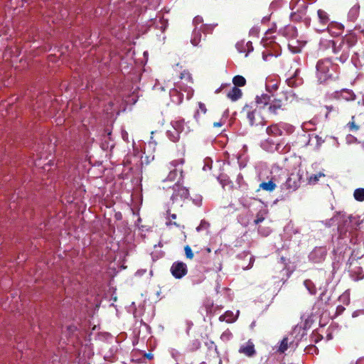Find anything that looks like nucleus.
<instances>
[{
  "label": "nucleus",
  "mask_w": 364,
  "mask_h": 364,
  "mask_svg": "<svg viewBox=\"0 0 364 364\" xmlns=\"http://www.w3.org/2000/svg\"><path fill=\"white\" fill-rule=\"evenodd\" d=\"M276 186V184L272 180L259 184V188L269 192L273 191Z\"/></svg>",
  "instance_id": "obj_20"
},
{
  "label": "nucleus",
  "mask_w": 364,
  "mask_h": 364,
  "mask_svg": "<svg viewBox=\"0 0 364 364\" xmlns=\"http://www.w3.org/2000/svg\"><path fill=\"white\" fill-rule=\"evenodd\" d=\"M345 309L342 306H338L337 308V310H339L341 311H343Z\"/></svg>",
  "instance_id": "obj_44"
},
{
  "label": "nucleus",
  "mask_w": 364,
  "mask_h": 364,
  "mask_svg": "<svg viewBox=\"0 0 364 364\" xmlns=\"http://www.w3.org/2000/svg\"><path fill=\"white\" fill-rule=\"evenodd\" d=\"M301 331H302V333H301V337H302L305 334V329L302 326H296L293 329V333H300Z\"/></svg>",
  "instance_id": "obj_34"
},
{
  "label": "nucleus",
  "mask_w": 364,
  "mask_h": 364,
  "mask_svg": "<svg viewBox=\"0 0 364 364\" xmlns=\"http://www.w3.org/2000/svg\"><path fill=\"white\" fill-rule=\"evenodd\" d=\"M361 257L362 256L358 255V253H355V250H353L347 262L348 272H350L352 279L355 282L361 280L364 278V272L361 267L355 266L353 267L355 262H357V260Z\"/></svg>",
  "instance_id": "obj_7"
},
{
  "label": "nucleus",
  "mask_w": 364,
  "mask_h": 364,
  "mask_svg": "<svg viewBox=\"0 0 364 364\" xmlns=\"http://www.w3.org/2000/svg\"><path fill=\"white\" fill-rule=\"evenodd\" d=\"M349 17L350 18V19H352V9H350V11L349 12Z\"/></svg>",
  "instance_id": "obj_45"
},
{
  "label": "nucleus",
  "mask_w": 364,
  "mask_h": 364,
  "mask_svg": "<svg viewBox=\"0 0 364 364\" xmlns=\"http://www.w3.org/2000/svg\"><path fill=\"white\" fill-rule=\"evenodd\" d=\"M194 119L196 122L197 124H199L200 123V120H199V111H196L195 114H194Z\"/></svg>",
  "instance_id": "obj_40"
},
{
  "label": "nucleus",
  "mask_w": 364,
  "mask_h": 364,
  "mask_svg": "<svg viewBox=\"0 0 364 364\" xmlns=\"http://www.w3.org/2000/svg\"><path fill=\"white\" fill-rule=\"evenodd\" d=\"M326 109H327V112L326 114V117H328V114H330L331 112H335L336 113L338 112V109H336L333 106H326Z\"/></svg>",
  "instance_id": "obj_35"
},
{
  "label": "nucleus",
  "mask_w": 364,
  "mask_h": 364,
  "mask_svg": "<svg viewBox=\"0 0 364 364\" xmlns=\"http://www.w3.org/2000/svg\"><path fill=\"white\" fill-rule=\"evenodd\" d=\"M317 14L320 23L322 25L323 27L328 26L327 29L328 30V31H331V29L333 28H336L338 30L336 34H339L343 31L344 26L341 23L333 22L328 23L330 20L329 16L325 11L322 9H318L317 11Z\"/></svg>",
  "instance_id": "obj_8"
},
{
  "label": "nucleus",
  "mask_w": 364,
  "mask_h": 364,
  "mask_svg": "<svg viewBox=\"0 0 364 364\" xmlns=\"http://www.w3.org/2000/svg\"><path fill=\"white\" fill-rule=\"evenodd\" d=\"M232 82L234 84V86L236 87H242L245 85L246 84V80L245 78L242 75H236L232 79Z\"/></svg>",
  "instance_id": "obj_23"
},
{
  "label": "nucleus",
  "mask_w": 364,
  "mask_h": 364,
  "mask_svg": "<svg viewBox=\"0 0 364 364\" xmlns=\"http://www.w3.org/2000/svg\"><path fill=\"white\" fill-rule=\"evenodd\" d=\"M202 22H203V18L201 16H198L193 18V23L195 24L196 28H198V25H199Z\"/></svg>",
  "instance_id": "obj_36"
},
{
  "label": "nucleus",
  "mask_w": 364,
  "mask_h": 364,
  "mask_svg": "<svg viewBox=\"0 0 364 364\" xmlns=\"http://www.w3.org/2000/svg\"><path fill=\"white\" fill-rule=\"evenodd\" d=\"M220 321L232 323L235 321V317L232 311H227L224 314L220 316Z\"/></svg>",
  "instance_id": "obj_21"
},
{
  "label": "nucleus",
  "mask_w": 364,
  "mask_h": 364,
  "mask_svg": "<svg viewBox=\"0 0 364 364\" xmlns=\"http://www.w3.org/2000/svg\"><path fill=\"white\" fill-rule=\"evenodd\" d=\"M242 112L246 114L249 124L251 127H263L266 121L262 117L260 112L257 108H253L252 106L246 105L243 109Z\"/></svg>",
  "instance_id": "obj_6"
},
{
  "label": "nucleus",
  "mask_w": 364,
  "mask_h": 364,
  "mask_svg": "<svg viewBox=\"0 0 364 364\" xmlns=\"http://www.w3.org/2000/svg\"><path fill=\"white\" fill-rule=\"evenodd\" d=\"M193 201L196 205H200L202 202V198L199 196L196 199H193Z\"/></svg>",
  "instance_id": "obj_39"
},
{
  "label": "nucleus",
  "mask_w": 364,
  "mask_h": 364,
  "mask_svg": "<svg viewBox=\"0 0 364 364\" xmlns=\"http://www.w3.org/2000/svg\"><path fill=\"white\" fill-rule=\"evenodd\" d=\"M333 97L337 100H344L346 101H351V100H355V95L353 92V91L344 89L341 91H336L333 93Z\"/></svg>",
  "instance_id": "obj_13"
},
{
  "label": "nucleus",
  "mask_w": 364,
  "mask_h": 364,
  "mask_svg": "<svg viewBox=\"0 0 364 364\" xmlns=\"http://www.w3.org/2000/svg\"><path fill=\"white\" fill-rule=\"evenodd\" d=\"M180 78L184 80L187 83H193V79L189 72L184 70L180 75Z\"/></svg>",
  "instance_id": "obj_27"
},
{
  "label": "nucleus",
  "mask_w": 364,
  "mask_h": 364,
  "mask_svg": "<svg viewBox=\"0 0 364 364\" xmlns=\"http://www.w3.org/2000/svg\"><path fill=\"white\" fill-rule=\"evenodd\" d=\"M356 364H364V358H359L357 360Z\"/></svg>",
  "instance_id": "obj_43"
},
{
  "label": "nucleus",
  "mask_w": 364,
  "mask_h": 364,
  "mask_svg": "<svg viewBox=\"0 0 364 364\" xmlns=\"http://www.w3.org/2000/svg\"><path fill=\"white\" fill-rule=\"evenodd\" d=\"M286 30L289 32H291V33H294L295 31H294V28L293 26H288L286 28Z\"/></svg>",
  "instance_id": "obj_42"
},
{
  "label": "nucleus",
  "mask_w": 364,
  "mask_h": 364,
  "mask_svg": "<svg viewBox=\"0 0 364 364\" xmlns=\"http://www.w3.org/2000/svg\"><path fill=\"white\" fill-rule=\"evenodd\" d=\"M201 33H202L201 29L198 28H194L193 33H192V37L191 39V43H192L193 46H200V43L201 42V39H202Z\"/></svg>",
  "instance_id": "obj_17"
},
{
  "label": "nucleus",
  "mask_w": 364,
  "mask_h": 364,
  "mask_svg": "<svg viewBox=\"0 0 364 364\" xmlns=\"http://www.w3.org/2000/svg\"><path fill=\"white\" fill-rule=\"evenodd\" d=\"M336 66L328 59L320 60L316 64V77L320 83L333 78L332 71Z\"/></svg>",
  "instance_id": "obj_5"
},
{
  "label": "nucleus",
  "mask_w": 364,
  "mask_h": 364,
  "mask_svg": "<svg viewBox=\"0 0 364 364\" xmlns=\"http://www.w3.org/2000/svg\"><path fill=\"white\" fill-rule=\"evenodd\" d=\"M324 176H325V174L321 172H319L316 174H313V175L310 176L309 178H308L309 183L314 185L318 181V180L321 177H324Z\"/></svg>",
  "instance_id": "obj_26"
},
{
  "label": "nucleus",
  "mask_w": 364,
  "mask_h": 364,
  "mask_svg": "<svg viewBox=\"0 0 364 364\" xmlns=\"http://www.w3.org/2000/svg\"><path fill=\"white\" fill-rule=\"evenodd\" d=\"M171 126L172 129L168 130L167 136L173 142H176L179 140L181 134H187L190 132L193 131L195 128L193 123H191L190 121L185 122L182 118L172 121Z\"/></svg>",
  "instance_id": "obj_4"
},
{
  "label": "nucleus",
  "mask_w": 364,
  "mask_h": 364,
  "mask_svg": "<svg viewBox=\"0 0 364 364\" xmlns=\"http://www.w3.org/2000/svg\"><path fill=\"white\" fill-rule=\"evenodd\" d=\"M291 91H287L281 93L277 97L272 99L271 96L267 94H263L261 96H257L256 103L260 107L268 106L267 109L270 115H278L280 112L285 109L287 105L289 97H292Z\"/></svg>",
  "instance_id": "obj_2"
},
{
  "label": "nucleus",
  "mask_w": 364,
  "mask_h": 364,
  "mask_svg": "<svg viewBox=\"0 0 364 364\" xmlns=\"http://www.w3.org/2000/svg\"><path fill=\"white\" fill-rule=\"evenodd\" d=\"M355 116H353L351 117V121H350L346 127H348V130L350 132H357L360 129V121H358V122L355 121Z\"/></svg>",
  "instance_id": "obj_19"
},
{
  "label": "nucleus",
  "mask_w": 364,
  "mask_h": 364,
  "mask_svg": "<svg viewBox=\"0 0 364 364\" xmlns=\"http://www.w3.org/2000/svg\"><path fill=\"white\" fill-rule=\"evenodd\" d=\"M291 343L289 341L288 337H284L279 343L278 352L284 353L287 350L289 344H291Z\"/></svg>",
  "instance_id": "obj_22"
},
{
  "label": "nucleus",
  "mask_w": 364,
  "mask_h": 364,
  "mask_svg": "<svg viewBox=\"0 0 364 364\" xmlns=\"http://www.w3.org/2000/svg\"><path fill=\"white\" fill-rule=\"evenodd\" d=\"M242 95V92L240 88L236 86L232 87L230 90L228 92L227 97L232 101H237Z\"/></svg>",
  "instance_id": "obj_16"
},
{
  "label": "nucleus",
  "mask_w": 364,
  "mask_h": 364,
  "mask_svg": "<svg viewBox=\"0 0 364 364\" xmlns=\"http://www.w3.org/2000/svg\"><path fill=\"white\" fill-rule=\"evenodd\" d=\"M356 43V35L354 33L350 32L345 35L340 41L322 40L320 43V46L323 49L331 48L333 53L336 55L335 60L344 63L350 56V49Z\"/></svg>",
  "instance_id": "obj_1"
},
{
  "label": "nucleus",
  "mask_w": 364,
  "mask_h": 364,
  "mask_svg": "<svg viewBox=\"0 0 364 364\" xmlns=\"http://www.w3.org/2000/svg\"><path fill=\"white\" fill-rule=\"evenodd\" d=\"M249 44H250V46L252 47V43H251L250 42L247 43V46H249Z\"/></svg>",
  "instance_id": "obj_47"
},
{
  "label": "nucleus",
  "mask_w": 364,
  "mask_h": 364,
  "mask_svg": "<svg viewBox=\"0 0 364 364\" xmlns=\"http://www.w3.org/2000/svg\"><path fill=\"white\" fill-rule=\"evenodd\" d=\"M214 26L211 24H203L200 26V29H201V31L203 33H210L213 30Z\"/></svg>",
  "instance_id": "obj_29"
},
{
  "label": "nucleus",
  "mask_w": 364,
  "mask_h": 364,
  "mask_svg": "<svg viewBox=\"0 0 364 364\" xmlns=\"http://www.w3.org/2000/svg\"><path fill=\"white\" fill-rule=\"evenodd\" d=\"M198 107H199V109L203 113V114H205L206 113V107H205V105L202 103V102H199L198 103Z\"/></svg>",
  "instance_id": "obj_38"
},
{
  "label": "nucleus",
  "mask_w": 364,
  "mask_h": 364,
  "mask_svg": "<svg viewBox=\"0 0 364 364\" xmlns=\"http://www.w3.org/2000/svg\"><path fill=\"white\" fill-rule=\"evenodd\" d=\"M290 145L285 144L283 141L277 143L275 147L276 151L280 154H287L290 151Z\"/></svg>",
  "instance_id": "obj_18"
},
{
  "label": "nucleus",
  "mask_w": 364,
  "mask_h": 364,
  "mask_svg": "<svg viewBox=\"0 0 364 364\" xmlns=\"http://www.w3.org/2000/svg\"><path fill=\"white\" fill-rule=\"evenodd\" d=\"M239 352L240 353H243V354L246 355L248 357L253 356L256 353L255 349V346L250 341L247 343V344L245 346H240V348L239 349Z\"/></svg>",
  "instance_id": "obj_14"
},
{
  "label": "nucleus",
  "mask_w": 364,
  "mask_h": 364,
  "mask_svg": "<svg viewBox=\"0 0 364 364\" xmlns=\"http://www.w3.org/2000/svg\"><path fill=\"white\" fill-rule=\"evenodd\" d=\"M267 134L270 136H279L283 134V131L279 128L277 124H272L267 127Z\"/></svg>",
  "instance_id": "obj_15"
},
{
  "label": "nucleus",
  "mask_w": 364,
  "mask_h": 364,
  "mask_svg": "<svg viewBox=\"0 0 364 364\" xmlns=\"http://www.w3.org/2000/svg\"><path fill=\"white\" fill-rule=\"evenodd\" d=\"M353 196H354V198L357 201H360V202L364 201V188H356L354 191Z\"/></svg>",
  "instance_id": "obj_24"
},
{
  "label": "nucleus",
  "mask_w": 364,
  "mask_h": 364,
  "mask_svg": "<svg viewBox=\"0 0 364 364\" xmlns=\"http://www.w3.org/2000/svg\"><path fill=\"white\" fill-rule=\"evenodd\" d=\"M264 220V218L262 215H260L259 213L257 215V218L255 220L254 223L257 225L259 223L262 222Z\"/></svg>",
  "instance_id": "obj_37"
},
{
  "label": "nucleus",
  "mask_w": 364,
  "mask_h": 364,
  "mask_svg": "<svg viewBox=\"0 0 364 364\" xmlns=\"http://www.w3.org/2000/svg\"><path fill=\"white\" fill-rule=\"evenodd\" d=\"M299 186V177L295 174H291L283 184V188L287 190L289 192L296 191Z\"/></svg>",
  "instance_id": "obj_10"
},
{
  "label": "nucleus",
  "mask_w": 364,
  "mask_h": 364,
  "mask_svg": "<svg viewBox=\"0 0 364 364\" xmlns=\"http://www.w3.org/2000/svg\"><path fill=\"white\" fill-rule=\"evenodd\" d=\"M326 250L323 247H318L313 250L309 255V259L314 263H319L324 260L326 256Z\"/></svg>",
  "instance_id": "obj_11"
},
{
  "label": "nucleus",
  "mask_w": 364,
  "mask_h": 364,
  "mask_svg": "<svg viewBox=\"0 0 364 364\" xmlns=\"http://www.w3.org/2000/svg\"><path fill=\"white\" fill-rule=\"evenodd\" d=\"M297 72H298V70H296L294 73L293 75H291V76L289 77L287 79V80H286V81H287V85H288L289 87H293L296 86V80H295V79H294V77L296 75Z\"/></svg>",
  "instance_id": "obj_28"
},
{
  "label": "nucleus",
  "mask_w": 364,
  "mask_h": 364,
  "mask_svg": "<svg viewBox=\"0 0 364 364\" xmlns=\"http://www.w3.org/2000/svg\"><path fill=\"white\" fill-rule=\"evenodd\" d=\"M304 284L306 287V289L309 290V291L311 294H313V295L316 294V288L315 285L314 284V283L311 280H309V279L305 280L304 282Z\"/></svg>",
  "instance_id": "obj_25"
},
{
  "label": "nucleus",
  "mask_w": 364,
  "mask_h": 364,
  "mask_svg": "<svg viewBox=\"0 0 364 364\" xmlns=\"http://www.w3.org/2000/svg\"><path fill=\"white\" fill-rule=\"evenodd\" d=\"M223 126V123L221 122H217L213 123L214 127H221Z\"/></svg>",
  "instance_id": "obj_41"
},
{
  "label": "nucleus",
  "mask_w": 364,
  "mask_h": 364,
  "mask_svg": "<svg viewBox=\"0 0 364 364\" xmlns=\"http://www.w3.org/2000/svg\"><path fill=\"white\" fill-rule=\"evenodd\" d=\"M184 159L180 158L174 159L166 164L161 168V171L164 173L168 172V176L163 181H171L173 182L176 181V183H179L180 181L183 178V168L182 166L184 164Z\"/></svg>",
  "instance_id": "obj_3"
},
{
  "label": "nucleus",
  "mask_w": 364,
  "mask_h": 364,
  "mask_svg": "<svg viewBox=\"0 0 364 364\" xmlns=\"http://www.w3.org/2000/svg\"><path fill=\"white\" fill-rule=\"evenodd\" d=\"M185 255L187 259H192L194 254L189 245H186L184 247Z\"/></svg>",
  "instance_id": "obj_30"
},
{
  "label": "nucleus",
  "mask_w": 364,
  "mask_h": 364,
  "mask_svg": "<svg viewBox=\"0 0 364 364\" xmlns=\"http://www.w3.org/2000/svg\"><path fill=\"white\" fill-rule=\"evenodd\" d=\"M176 214H175V213L170 214L169 215L170 222L168 223H167V225L171 224L176 227H180V224H178L176 222L174 221V220H176Z\"/></svg>",
  "instance_id": "obj_33"
},
{
  "label": "nucleus",
  "mask_w": 364,
  "mask_h": 364,
  "mask_svg": "<svg viewBox=\"0 0 364 364\" xmlns=\"http://www.w3.org/2000/svg\"><path fill=\"white\" fill-rule=\"evenodd\" d=\"M170 94H171V96H174L175 95H178V100L177 102H176V103L179 104V103H181L182 102V100H183V95L179 93L177 90H176V89L172 90L171 91Z\"/></svg>",
  "instance_id": "obj_32"
},
{
  "label": "nucleus",
  "mask_w": 364,
  "mask_h": 364,
  "mask_svg": "<svg viewBox=\"0 0 364 364\" xmlns=\"http://www.w3.org/2000/svg\"><path fill=\"white\" fill-rule=\"evenodd\" d=\"M146 357L149 359L152 358V355L151 354H147Z\"/></svg>",
  "instance_id": "obj_46"
},
{
  "label": "nucleus",
  "mask_w": 364,
  "mask_h": 364,
  "mask_svg": "<svg viewBox=\"0 0 364 364\" xmlns=\"http://www.w3.org/2000/svg\"><path fill=\"white\" fill-rule=\"evenodd\" d=\"M173 188V200L177 199L178 197L182 200L188 198L189 196V191L186 187L181 186L179 183H175Z\"/></svg>",
  "instance_id": "obj_12"
},
{
  "label": "nucleus",
  "mask_w": 364,
  "mask_h": 364,
  "mask_svg": "<svg viewBox=\"0 0 364 364\" xmlns=\"http://www.w3.org/2000/svg\"><path fill=\"white\" fill-rule=\"evenodd\" d=\"M199 346H200V343H199V342H198V345H197L196 348H198Z\"/></svg>",
  "instance_id": "obj_48"
},
{
  "label": "nucleus",
  "mask_w": 364,
  "mask_h": 364,
  "mask_svg": "<svg viewBox=\"0 0 364 364\" xmlns=\"http://www.w3.org/2000/svg\"><path fill=\"white\" fill-rule=\"evenodd\" d=\"M311 338L312 341H314V343H318L323 338V336L320 335L318 332L313 331Z\"/></svg>",
  "instance_id": "obj_31"
},
{
  "label": "nucleus",
  "mask_w": 364,
  "mask_h": 364,
  "mask_svg": "<svg viewBox=\"0 0 364 364\" xmlns=\"http://www.w3.org/2000/svg\"><path fill=\"white\" fill-rule=\"evenodd\" d=\"M171 272L176 279H181L188 273L187 265L183 262H175L171 267Z\"/></svg>",
  "instance_id": "obj_9"
}]
</instances>
